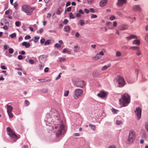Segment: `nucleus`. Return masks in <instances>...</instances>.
<instances>
[{
	"label": "nucleus",
	"instance_id": "obj_61",
	"mask_svg": "<svg viewBox=\"0 0 148 148\" xmlns=\"http://www.w3.org/2000/svg\"><path fill=\"white\" fill-rule=\"evenodd\" d=\"M45 39L44 38H41V39L40 40V42L41 43L43 44L44 43V42H45Z\"/></svg>",
	"mask_w": 148,
	"mask_h": 148
},
{
	"label": "nucleus",
	"instance_id": "obj_44",
	"mask_svg": "<svg viewBox=\"0 0 148 148\" xmlns=\"http://www.w3.org/2000/svg\"><path fill=\"white\" fill-rule=\"evenodd\" d=\"M79 34L77 32H76L75 35V37L78 38L79 37Z\"/></svg>",
	"mask_w": 148,
	"mask_h": 148
},
{
	"label": "nucleus",
	"instance_id": "obj_11",
	"mask_svg": "<svg viewBox=\"0 0 148 148\" xmlns=\"http://www.w3.org/2000/svg\"><path fill=\"white\" fill-rule=\"evenodd\" d=\"M76 85L78 87L83 88L85 86V82L83 81H80L76 83Z\"/></svg>",
	"mask_w": 148,
	"mask_h": 148
},
{
	"label": "nucleus",
	"instance_id": "obj_6",
	"mask_svg": "<svg viewBox=\"0 0 148 148\" xmlns=\"http://www.w3.org/2000/svg\"><path fill=\"white\" fill-rule=\"evenodd\" d=\"M83 93L82 90L80 88L76 89L74 92V95L75 99L79 98L81 96Z\"/></svg>",
	"mask_w": 148,
	"mask_h": 148
},
{
	"label": "nucleus",
	"instance_id": "obj_37",
	"mask_svg": "<svg viewBox=\"0 0 148 148\" xmlns=\"http://www.w3.org/2000/svg\"><path fill=\"white\" fill-rule=\"evenodd\" d=\"M69 93V90H66L64 92V96L66 97H67Z\"/></svg>",
	"mask_w": 148,
	"mask_h": 148
},
{
	"label": "nucleus",
	"instance_id": "obj_20",
	"mask_svg": "<svg viewBox=\"0 0 148 148\" xmlns=\"http://www.w3.org/2000/svg\"><path fill=\"white\" fill-rule=\"evenodd\" d=\"M101 58V56L97 54L95 57L92 58V59L93 60H96Z\"/></svg>",
	"mask_w": 148,
	"mask_h": 148
},
{
	"label": "nucleus",
	"instance_id": "obj_24",
	"mask_svg": "<svg viewBox=\"0 0 148 148\" xmlns=\"http://www.w3.org/2000/svg\"><path fill=\"white\" fill-rule=\"evenodd\" d=\"M62 53H67L69 54H71L70 51H69L68 49L66 48H65L63 50Z\"/></svg>",
	"mask_w": 148,
	"mask_h": 148
},
{
	"label": "nucleus",
	"instance_id": "obj_2",
	"mask_svg": "<svg viewBox=\"0 0 148 148\" xmlns=\"http://www.w3.org/2000/svg\"><path fill=\"white\" fill-rule=\"evenodd\" d=\"M34 7H31L29 5H24L21 6V11L25 13L28 16L32 15L34 10Z\"/></svg>",
	"mask_w": 148,
	"mask_h": 148
},
{
	"label": "nucleus",
	"instance_id": "obj_9",
	"mask_svg": "<svg viewBox=\"0 0 148 148\" xmlns=\"http://www.w3.org/2000/svg\"><path fill=\"white\" fill-rule=\"evenodd\" d=\"M132 9L134 11L141 12L142 11V9L140 6L139 5H135L133 6Z\"/></svg>",
	"mask_w": 148,
	"mask_h": 148
},
{
	"label": "nucleus",
	"instance_id": "obj_51",
	"mask_svg": "<svg viewBox=\"0 0 148 148\" xmlns=\"http://www.w3.org/2000/svg\"><path fill=\"white\" fill-rule=\"evenodd\" d=\"M79 13L81 15V14H83L84 13V11L81 9H80L79 11Z\"/></svg>",
	"mask_w": 148,
	"mask_h": 148
},
{
	"label": "nucleus",
	"instance_id": "obj_55",
	"mask_svg": "<svg viewBox=\"0 0 148 148\" xmlns=\"http://www.w3.org/2000/svg\"><path fill=\"white\" fill-rule=\"evenodd\" d=\"M23 58V56L21 55H19L18 57V58L19 60H21Z\"/></svg>",
	"mask_w": 148,
	"mask_h": 148
},
{
	"label": "nucleus",
	"instance_id": "obj_25",
	"mask_svg": "<svg viewBox=\"0 0 148 148\" xmlns=\"http://www.w3.org/2000/svg\"><path fill=\"white\" fill-rule=\"evenodd\" d=\"M52 119L51 118H46L45 119V121L46 122L48 123H51L52 122Z\"/></svg>",
	"mask_w": 148,
	"mask_h": 148
},
{
	"label": "nucleus",
	"instance_id": "obj_34",
	"mask_svg": "<svg viewBox=\"0 0 148 148\" xmlns=\"http://www.w3.org/2000/svg\"><path fill=\"white\" fill-rule=\"evenodd\" d=\"M7 113L10 118L11 119L13 117V114L12 113V112H9Z\"/></svg>",
	"mask_w": 148,
	"mask_h": 148
},
{
	"label": "nucleus",
	"instance_id": "obj_32",
	"mask_svg": "<svg viewBox=\"0 0 148 148\" xmlns=\"http://www.w3.org/2000/svg\"><path fill=\"white\" fill-rule=\"evenodd\" d=\"M39 38V37H37V36H35L34 38V43H36L38 40Z\"/></svg>",
	"mask_w": 148,
	"mask_h": 148
},
{
	"label": "nucleus",
	"instance_id": "obj_31",
	"mask_svg": "<svg viewBox=\"0 0 148 148\" xmlns=\"http://www.w3.org/2000/svg\"><path fill=\"white\" fill-rule=\"evenodd\" d=\"M18 4L17 2H15L14 4V8L16 10H17L18 9Z\"/></svg>",
	"mask_w": 148,
	"mask_h": 148
},
{
	"label": "nucleus",
	"instance_id": "obj_59",
	"mask_svg": "<svg viewBox=\"0 0 148 148\" xmlns=\"http://www.w3.org/2000/svg\"><path fill=\"white\" fill-rule=\"evenodd\" d=\"M43 31V29L42 28H40V30L37 31V33H39L40 34H41L42 33Z\"/></svg>",
	"mask_w": 148,
	"mask_h": 148
},
{
	"label": "nucleus",
	"instance_id": "obj_21",
	"mask_svg": "<svg viewBox=\"0 0 148 148\" xmlns=\"http://www.w3.org/2000/svg\"><path fill=\"white\" fill-rule=\"evenodd\" d=\"M64 29L65 32H68L71 29V27L69 25H66L64 27Z\"/></svg>",
	"mask_w": 148,
	"mask_h": 148
},
{
	"label": "nucleus",
	"instance_id": "obj_53",
	"mask_svg": "<svg viewBox=\"0 0 148 148\" xmlns=\"http://www.w3.org/2000/svg\"><path fill=\"white\" fill-rule=\"evenodd\" d=\"M59 58L60 59V62H64V61H65L66 60V59L64 58Z\"/></svg>",
	"mask_w": 148,
	"mask_h": 148
},
{
	"label": "nucleus",
	"instance_id": "obj_16",
	"mask_svg": "<svg viewBox=\"0 0 148 148\" xmlns=\"http://www.w3.org/2000/svg\"><path fill=\"white\" fill-rule=\"evenodd\" d=\"M132 41V44L133 45H139L140 44V40L139 39H135Z\"/></svg>",
	"mask_w": 148,
	"mask_h": 148
},
{
	"label": "nucleus",
	"instance_id": "obj_58",
	"mask_svg": "<svg viewBox=\"0 0 148 148\" xmlns=\"http://www.w3.org/2000/svg\"><path fill=\"white\" fill-rule=\"evenodd\" d=\"M39 67L40 70H42L43 69L44 66H42L41 64H39Z\"/></svg>",
	"mask_w": 148,
	"mask_h": 148
},
{
	"label": "nucleus",
	"instance_id": "obj_36",
	"mask_svg": "<svg viewBox=\"0 0 148 148\" xmlns=\"http://www.w3.org/2000/svg\"><path fill=\"white\" fill-rule=\"evenodd\" d=\"M139 47L138 46H133V47H130V49H132L134 50H135L136 51L138 49Z\"/></svg>",
	"mask_w": 148,
	"mask_h": 148
},
{
	"label": "nucleus",
	"instance_id": "obj_23",
	"mask_svg": "<svg viewBox=\"0 0 148 148\" xmlns=\"http://www.w3.org/2000/svg\"><path fill=\"white\" fill-rule=\"evenodd\" d=\"M99 75V73L97 71H94L93 73V76L94 77H98Z\"/></svg>",
	"mask_w": 148,
	"mask_h": 148
},
{
	"label": "nucleus",
	"instance_id": "obj_45",
	"mask_svg": "<svg viewBox=\"0 0 148 148\" xmlns=\"http://www.w3.org/2000/svg\"><path fill=\"white\" fill-rule=\"evenodd\" d=\"M25 104L26 106H29L30 103L29 101L27 100H25Z\"/></svg>",
	"mask_w": 148,
	"mask_h": 148
},
{
	"label": "nucleus",
	"instance_id": "obj_5",
	"mask_svg": "<svg viewBox=\"0 0 148 148\" xmlns=\"http://www.w3.org/2000/svg\"><path fill=\"white\" fill-rule=\"evenodd\" d=\"M135 135L136 133L133 130L129 131V137L127 140L128 143H132L134 141L135 138Z\"/></svg>",
	"mask_w": 148,
	"mask_h": 148
},
{
	"label": "nucleus",
	"instance_id": "obj_35",
	"mask_svg": "<svg viewBox=\"0 0 148 148\" xmlns=\"http://www.w3.org/2000/svg\"><path fill=\"white\" fill-rule=\"evenodd\" d=\"M145 39L146 42L148 44V33L145 36Z\"/></svg>",
	"mask_w": 148,
	"mask_h": 148
},
{
	"label": "nucleus",
	"instance_id": "obj_40",
	"mask_svg": "<svg viewBox=\"0 0 148 148\" xmlns=\"http://www.w3.org/2000/svg\"><path fill=\"white\" fill-rule=\"evenodd\" d=\"M121 53L119 51H117L116 52V56L117 57H119L121 56Z\"/></svg>",
	"mask_w": 148,
	"mask_h": 148
},
{
	"label": "nucleus",
	"instance_id": "obj_15",
	"mask_svg": "<svg viewBox=\"0 0 148 148\" xmlns=\"http://www.w3.org/2000/svg\"><path fill=\"white\" fill-rule=\"evenodd\" d=\"M128 28V25H121L120 28V30H124L127 29Z\"/></svg>",
	"mask_w": 148,
	"mask_h": 148
},
{
	"label": "nucleus",
	"instance_id": "obj_26",
	"mask_svg": "<svg viewBox=\"0 0 148 148\" xmlns=\"http://www.w3.org/2000/svg\"><path fill=\"white\" fill-rule=\"evenodd\" d=\"M56 112L55 113V114L54 115V116H56V120H58L60 118V115L59 113L56 111H55Z\"/></svg>",
	"mask_w": 148,
	"mask_h": 148
},
{
	"label": "nucleus",
	"instance_id": "obj_10",
	"mask_svg": "<svg viewBox=\"0 0 148 148\" xmlns=\"http://www.w3.org/2000/svg\"><path fill=\"white\" fill-rule=\"evenodd\" d=\"M47 57L45 55H42L39 57V59L41 63H43L47 60Z\"/></svg>",
	"mask_w": 148,
	"mask_h": 148
},
{
	"label": "nucleus",
	"instance_id": "obj_14",
	"mask_svg": "<svg viewBox=\"0 0 148 148\" xmlns=\"http://www.w3.org/2000/svg\"><path fill=\"white\" fill-rule=\"evenodd\" d=\"M106 95V94L102 91H100L97 94V96L101 98H104Z\"/></svg>",
	"mask_w": 148,
	"mask_h": 148
},
{
	"label": "nucleus",
	"instance_id": "obj_22",
	"mask_svg": "<svg viewBox=\"0 0 148 148\" xmlns=\"http://www.w3.org/2000/svg\"><path fill=\"white\" fill-rule=\"evenodd\" d=\"M136 54L137 56H140L141 55V52L140 50L139 47L138 49H137L136 50Z\"/></svg>",
	"mask_w": 148,
	"mask_h": 148
},
{
	"label": "nucleus",
	"instance_id": "obj_49",
	"mask_svg": "<svg viewBox=\"0 0 148 148\" xmlns=\"http://www.w3.org/2000/svg\"><path fill=\"white\" fill-rule=\"evenodd\" d=\"M69 17L70 18L72 19H74L75 18L74 16L72 13H70Z\"/></svg>",
	"mask_w": 148,
	"mask_h": 148
},
{
	"label": "nucleus",
	"instance_id": "obj_12",
	"mask_svg": "<svg viewBox=\"0 0 148 148\" xmlns=\"http://www.w3.org/2000/svg\"><path fill=\"white\" fill-rule=\"evenodd\" d=\"M138 37L134 34H131L129 36L126 37V39L128 40H130L133 39H137Z\"/></svg>",
	"mask_w": 148,
	"mask_h": 148
},
{
	"label": "nucleus",
	"instance_id": "obj_33",
	"mask_svg": "<svg viewBox=\"0 0 148 148\" xmlns=\"http://www.w3.org/2000/svg\"><path fill=\"white\" fill-rule=\"evenodd\" d=\"M71 7H69L67 8L66 9H65L64 11L65 13H66L67 12H69L71 11Z\"/></svg>",
	"mask_w": 148,
	"mask_h": 148
},
{
	"label": "nucleus",
	"instance_id": "obj_56",
	"mask_svg": "<svg viewBox=\"0 0 148 148\" xmlns=\"http://www.w3.org/2000/svg\"><path fill=\"white\" fill-rule=\"evenodd\" d=\"M30 38V36L29 35H27L25 37V40L29 39Z\"/></svg>",
	"mask_w": 148,
	"mask_h": 148
},
{
	"label": "nucleus",
	"instance_id": "obj_18",
	"mask_svg": "<svg viewBox=\"0 0 148 148\" xmlns=\"http://www.w3.org/2000/svg\"><path fill=\"white\" fill-rule=\"evenodd\" d=\"M22 45L23 46H25L26 48H29L30 47V44L29 43L24 42L22 43Z\"/></svg>",
	"mask_w": 148,
	"mask_h": 148
},
{
	"label": "nucleus",
	"instance_id": "obj_64",
	"mask_svg": "<svg viewBox=\"0 0 148 148\" xmlns=\"http://www.w3.org/2000/svg\"><path fill=\"white\" fill-rule=\"evenodd\" d=\"M116 147L114 145H112L109 146L108 148H116Z\"/></svg>",
	"mask_w": 148,
	"mask_h": 148
},
{
	"label": "nucleus",
	"instance_id": "obj_46",
	"mask_svg": "<svg viewBox=\"0 0 148 148\" xmlns=\"http://www.w3.org/2000/svg\"><path fill=\"white\" fill-rule=\"evenodd\" d=\"M20 22L19 21H17L15 22V25L17 27H18L20 26Z\"/></svg>",
	"mask_w": 148,
	"mask_h": 148
},
{
	"label": "nucleus",
	"instance_id": "obj_19",
	"mask_svg": "<svg viewBox=\"0 0 148 148\" xmlns=\"http://www.w3.org/2000/svg\"><path fill=\"white\" fill-rule=\"evenodd\" d=\"M7 107V112H12V111L13 108L12 106H11L6 105Z\"/></svg>",
	"mask_w": 148,
	"mask_h": 148
},
{
	"label": "nucleus",
	"instance_id": "obj_8",
	"mask_svg": "<svg viewBox=\"0 0 148 148\" xmlns=\"http://www.w3.org/2000/svg\"><path fill=\"white\" fill-rule=\"evenodd\" d=\"M136 114L137 115L138 119H139L141 117L142 110L140 107H138L136 108L135 111Z\"/></svg>",
	"mask_w": 148,
	"mask_h": 148
},
{
	"label": "nucleus",
	"instance_id": "obj_43",
	"mask_svg": "<svg viewBox=\"0 0 148 148\" xmlns=\"http://www.w3.org/2000/svg\"><path fill=\"white\" fill-rule=\"evenodd\" d=\"M10 37L12 38H14L16 36V34L15 33H14L10 35Z\"/></svg>",
	"mask_w": 148,
	"mask_h": 148
},
{
	"label": "nucleus",
	"instance_id": "obj_4",
	"mask_svg": "<svg viewBox=\"0 0 148 148\" xmlns=\"http://www.w3.org/2000/svg\"><path fill=\"white\" fill-rule=\"evenodd\" d=\"M115 81L119 84V87H123L125 85V82L123 78L120 75L117 76L115 78Z\"/></svg>",
	"mask_w": 148,
	"mask_h": 148
},
{
	"label": "nucleus",
	"instance_id": "obj_41",
	"mask_svg": "<svg viewBox=\"0 0 148 148\" xmlns=\"http://www.w3.org/2000/svg\"><path fill=\"white\" fill-rule=\"evenodd\" d=\"M112 112H113V113H114V114H116L117 113L118 110H117L116 109H115L114 108H112Z\"/></svg>",
	"mask_w": 148,
	"mask_h": 148
},
{
	"label": "nucleus",
	"instance_id": "obj_28",
	"mask_svg": "<svg viewBox=\"0 0 148 148\" xmlns=\"http://www.w3.org/2000/svg\"><path fill=\"white\" fill-rule=\"evenodd\" d=\"M116 13L119 16L121 17H122L123 15L122 12L121 11H116Z\"/></svg>",
	"mask_w": 148,
	"mask_h": 148
},
{
	"label": "nucleus",
	"instance_id": "obj_54",
	"mask_svg": "<svg viewBox=\"0 0 148 148\" xmlns=\"http://www.w3.org/2000/svg\"><path fill=\"white\" fill-rule=\"evenodd\" d=\"M113 26L114 27H116L117 26V23L116 21H115L113 23Z\"/></svg>",
	"mask_w": 148,
	"mask_h": 148
},
{
	"label": "nucleus",
	"instance_id": "obj_38",
	"mask_svg": "<svg viewBox=\"0 0 148 148\" xmlns=\"http://www.w3.org/2000/svg\"><path fill=\"white\" fill-rule=\"evenodd\" d=\"M51 43V40H47L45 42V45H49Z\"/></svg>",
	"mask_w": 148,
	"mask_h": 148
},
{
	"label": "nucleus",
	"instance_id": "obj_13",
	"mask_svg": "<svg viewBox=\"0 0 148 148\" xmlns=\"http://www.w3.org/2000/svg\"><path fill=\"white\" fill-rule=\"evenodd\" d=\"M126 2V0H118L117 5L120 6H122Z\"/></svg>",
	"mask_w": 148,
	"mask_h": 148
},
{
	"label": "nucleus",
	"instance_id": "obj_29",
	"mask_svg": "<svg viewBox=\"0 0 148 148\" xmlns=\"http://www.w3.org/2000/svg\"><path fill=\"white\" fill-rule=\"evenodd\" d=\"M79 50V48L78 46H75L74 47V49L73 51L74 52H77Z\"/></svg>",
	"mask_w": 148,
	"mask_h": 148
},
{
	"label": "nucleus",
	"instance_id": "obj_47",
	"mask_svg": "<svg viewBox=\"0 0 148 148\" xmlns=\"http://www.w3.org/2000/svg\"><path fill=\"white\" fill-rule=\"evenodd\" d=\"M115 17L114 15H112L110 17V20L111 21L115 19Z\"/></svg>",
	"mask_w": 148,
	"mask_h": 148
},
{
	"label": "nucleus",
	"instance_id": "obj_63",
	"mask_svg": "<svg viewBox=\"0 0 148 148\" xmlns=\"http://www.w3.org/2000/svg\"><path fill=\"white\" fill-rule=\"evenodd\" d=\"M38 80L42 82H46L45 79H39Z\"/></svg>",
	"mask_w": 148,
	"mask_h": 148
},
{
	"label": "nucleus",
	"instance_id": "obj_17",
	"mask_svg": "<svg viewBox=\"0 0 148 148\" xmlns=\"http://www.w3.org/2000/svg\"><path fill=\"white\" fill-rule=\"evenodd\" d=\"M107 3V0H102L99 2V5L101 7H103L106 5Z\"/></svg>",
	"mask_w": 148,
	"mask_h": 148
},
{
	"label": "nucleus",
	"instance_id": "obj_27",
	"mask_svg": "<svg viewBox=\"0 0 148 148\" xmlns=\"http://www.w3.org/2000/svg\"><path fill=\"white\" fill-rule=\"evenodd\" d=\"M89 125L92 130L94 131L96 130V126L95 125L91 124H89Z\"/></svg>",
	"mask_w": 148,
	"mask_h": 148
},
{
	"label": "nucleus",
	"instance_id": "obj_30",
	"mask_svg": "<svg viewBox=\"0 0 148 148\" xmlns=\"http://www.w3.org/2000/svg\"><path fill=\"white\" fill-rule=\"evenodd\" d=\"M110 67V66H106L105 65L104 66H103L101 69V70L102 71H104L106 70L109 67Z\"/></svg>",
	"mask_w": 148,
	"mask_h": 148
},
{
	"label": "nucleus",
	"instance_id": "obj_42",
	"mask_svg": "<svg viewBox=\"0 0 148 148\" xmlns=\"http://www.w3.org/2000/svg\"><path fill=\"white\" fill-rule=\"evenodd\" d=\"M85 23V22L83 20H80L79 21V24L81 26L83 25Z\"/></svg>",
	"mask_w": 148,
	"mask_h": 148
},
{
	"label": "nucleus",
	"instance_id": "obj_48",
	"mask_svg": "<svg viewBox=\"0 0 148 148\" xmlns=\"http://www.w3.org/2000/svg\"><path fill=\"white\" fill-rule=\"evenodd\" d=\"M9 53H12L14 51V50L12 48H10L9 49Z\"/></svg>",
	"mask_w": 148,
	"mask_h": 148
},
{
	"label": "nucleus",
	"instance_id": "obj_39",
	"mask_svg": "<svg viewBox=\"0 0 148 148\" xmlns=\"http://www.w3.org/2000/svg\"><path fill=\"white\" fill-rule=\"evenodd\" d=\"M122 122L121 121L117 120L116 122V124L117 125H119L122 123Z\"/></svg>",
	"mask_w": 148,
	"mask_h": 148
},
{
	"label": "nucleus",
	"instance_id": "obj_1",
	"mask_svg": "<svg viewBox=\"0 0 148 148\" xmlns=\"http://www.w3.org/2000/svg\"><path fill=\"white\" fill-rule=\"evenodd\" d=\"M119 101V104L124 107L126 106L130 102V96L127 93H125L122 95Z\"/></svg>",
	"mask_w": 148,
	"mask_h": 148
},
{
	"label": "nucleus",
	"instance_id": "obj_52",
	"mask_svg": "<svg viewBox=\"0 0 148 148\" xmlns=\"http://www.w3.org/2000/svg\"><path fill=\"white\" fill-rule=\"evenodd\" d=\"M61 47V45L58 43H56L55 45V47L57 48H59Z\"/></svg>",
	"mask_w": 148,
	"mask_h": 148
},
{
	"label": "nucleus",
	"instance_id": "obj_7",
	"mask_svg": "<svg viewBox=\"0 0 148 148\" xmlns=\"http://www.w3.org/2000/svg\"><path fill=\"white\" fill-rule=\"evenodd\" d=\"M64 125L61 123L59 129L58 130L56 134V135L57 137H58L61 136L64 133Z\"/></svg>",
	"mask_w": 148,
	"mask_h": 148
},
{
	"label": "nucleus",
	"instance_id": "obj_57",
	"mask_svg": "<svg viewBox=\"0 0 148 148\" xmlns=\"http://www.w3.org/2000/svg\"><path fill=\"white\" fill-rule=\"evenodd\" d=\"M68 22V20L67 19H65L64 20L63 23L64 24L66 25Z\"/></svg>",
	"mask_w": 148,
	"mask_h": 148
},
{
	"label": "nucleus",
	"instance_id": "obj_50",
	"mask_svg": "<svg viewBox=\"0 0 148 148\" xmlns=\"http://www.w3.org/2000/svg\"><path fill=\"white\" fill-rule=\"evenodd\" d=\"M145 127L146 130L148 131V121L145 122Z\"/></svg>",
	"mask_w": 148,
	"mask_h": 148
},
{
	"label": "nucleus",
	"instance_id": "obj_60",
	"mask_svg": "<svg viewBox=\"0 0 148 148\" xmlns=\"http://www.w3.org/2000/svg\"><path fill=\"white\" fill-rule=\"evenodd\" d=\"M76 16L77 17H80L81 16V15L79 13H77L75 14Z\"/></svg>",
	"mask_w": 148,
	"mask_h": 148
},
{
	"label": "nucleus",
	"instance_id": "obj_3",
	"mask_svg": "<svg viewBox=\"0 0 148 148\" xmlns=\"http://www.w3.org/2000/svg\"><path fill=\"white\" fill-rule=\"evenodd\" d=\"M7 130L8 134L9 136L11 139L13 141L15 142L19 138L14 133L13 130L10 127H8L7 128Z\"/></svg>",
	"mask_w": 148,
	"mask_h": 148
},
{
	"label": "nucleus",
	"instance_id": "obj_62",
	"mask_svg": "<svg viewBox=\"0 0 148 148\" xmlns=\"http://www.w3.org/2000/svg\"><path fill=\"white\" fill-rule=\"evenodd\" d=\"M19 54L21 55H25V52L24 51H22L19 52Z\"/></svg>",
	"mask_w": 148,
	"mask_h": 148
}]
</instances>
